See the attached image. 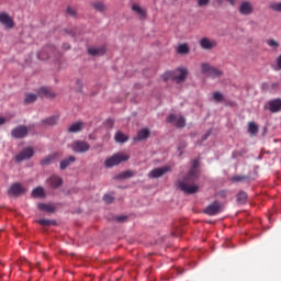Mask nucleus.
<instances>
[{"label":"nucleus","mask_w":281,"mask_h":281,"mask_svg":"<svg viewBox=\"0 0 281 281\" xmlns=\"http://www.w3.org/2000/svg\"><path fill=\"white\" fill-rule=\"evenodd\" d=\"M199 168V160H193V167L188 175V177L184 179V181L179 182V188L182 192L186 194H194L199 192V186L192 184L196 180L198 169Z\"/></svg>","instance_id":"f257e3e1"},{"label":"nucleus","mask_w":281,"mask_h":281,"mask_svg":"<svg viewBox=\"0 0 281 281\" xmlns=\"http://www.w3.org/2000/svg\"><path fill=\"white\" fill-rule=\"evenodd\" d=\"M1 124H5V119L0 117V126H1Z\"/></svg>","instance_id":"c03bdc74"},{"label":"nucleus","mask_w":281,"mask_h":281,"mask_svg":"<svg viewBox=\"0 0 281 281\" xmlns=\"http://www.w3.org/2000/svg\"><path fill=\"white\" fill-rule=\"evenodd\" d=\"M177 52L178 54H188L190 52V48L188 47V44H181L178 46Z\"/></svg>","instance_id":"a878e982"},{"label":"nucleus","mask_w":281,"mask_h":281,"mask_svg":"<svg viewBox=\"0 0 281 281\" xmlns=\"http://www.w3.org/2000/svg\"><path fill=\"white\" fill-rule=\"evenodd\" d=\"M0 23L7 27H14V21L7 13L0 14Z\"/></svg>","instance_id":"9b49d317"},{"label":"nucleus","mask_w":281,"mask_h":281,"mask_svg":"<svg viewBox=\"0 0 281 281\" xmlns=\"http://www.w3.org/2000/svg\"><path fill=\"white\" fill-rule=\"evenodd\" d=\"M48 183H50L52 188H60L63 186V179L58 176H53L49 178Z\"/></svg>","instance_id":"f3484780"},{"label":"nucleus","mask_w":281,"mask_h":281,"mask_svg":"<svg viewBox=\"0 0 281 281\" xmlns=\"http://www.w3.org/2000/svg\"><path fill=\"white\" fill-rule=\"evenodd\" d=\"M32 196H34V199H43V196H45V189H43V187L35 188L32 192Z\"/></svg>","instance_id":"6ab92c4d"},{"label":"nucleus","mask_w":281,"mask_h":281,"mask_svg":"<svg viewBox=\"0 0 281 281\" xmlns=\"http://www.w3.org/2000/svg\"><path fill=\"white\" fill-rule=\"evenodd\" d=\"M202 74L216 78V76H221L223 72L216 68L210 67L207 64H202Z\"/></svg>","instance_id":"20e7f679"},{"label":"nucleus","mask_w":281,"mask_h":281,"mask_svg":"<svg viewBox=\"0 0 281 281\" xmlns=\"http://www.w3.org/2000/svg\"><path fill=\"white\" fill-rule=\"evenodd\" d=\"M213 100H215V102H221V100H223V94L221 92H214Z\"/></svg>","instance_id":"2f4dec72"},{"label":"nucleus","mask_w":281,"mask_h":281,"mask_svg":"<svg viewBox=\"0 0 281 281\" xmlns=\"http://www.w3.org/2000/svg\"><path fill=\"white\" fill-rule=\"evenodd\" d=\"M122 161H128V155L122 153L115 154L105 160V168H113V166H117Z\"/></svg>","instance_id":"7ed1b4c3"},{"label":"nucleus","mask_w":281,"mask_h":281,"mask_svg":"<svg viewBox=\"0 0 281 281\" xmlns=\"http://www.w3.org/2000/svg\"><path fill=\"white\" fill-rule=\"evenodd\" d=\"M38 95H41V98H55L56 93H54V91H52L49 88H41Z\"/></svg>","instance_id":"4468645a"},{"label":"nucleus","mask_w":281,"mask_h":281,"mask_svg":"<svg viewBox=\"0 0 281 281\" xmlns=\"http://www.w3.org/2000/svg\"><path fill=\"white\" fill-rule=\"evenodd\" d=\"M57 120L58 119L56 116H52L45 121V124H48L49 126H54V124H56Z\"/></svg>","instance_id":"7c9ffc66"},{"label":"nucleus","mask_w":281,"mask_h":281,"mask_svg":"<svg viewBox=\"0 0 281 281\" xmlns=\"http://www.w3.org/2000/svg\"><path fill=\"white\" fill-rule=\"evenodd\" d=\"M133 177V171H124L123 173L120 175L121 179H128Z\"/></svg>","instance_id":"473e14b6"},{"label":"nucleus","mask_w":281,"mask_h":281,"mask_svg":"<svg viewBox=\"0 0 281 281\" xmlns=\"http://www.w3.org/2000/svg\"><path fill=\"white\" fill-rule=\"evenodd\" d=\"M82 126H83L82 122H77V123L72 124L68 128V131H69V133H78V131H82Z\"/></svg>","instance_id":"412c9836"},{"label":"nucleus","mask_w":281,"mask_h":281,"mask_svg":"<svg viewBox=\"0 0 281 281\" xmlns=\"http://www.w3.org/2000/svg\"><path fill=\"white\" fill-rule=\"evenodd\" d=\"M52 161H54V156H48V157L44 158L41 161V164H42V166H47V165L52 164Z\"/></svg>","instance_id":"c756f323"},{"label":"nucleus","mask_w":281,"mask_h":281,"mask_svg":"<svg viewBox=\"0 0 281 281\" xmlns=\"http://www.w3.org/2000/svg\"><path fill=\"white\" fill-rule=\"evenodd\" d=\"M228 1H229L231 5H234L236 0H228Z\"/></svg>","instance_id":"49530a36"},{"label":"nucleus","mask_w":281,"mask_h":281,"mask_svg":"<svg viewBox=\"0 0 281 281\" xmlns=\"http://www.w3.org/2000/svg\"><path fill=\"white\" fill-rule=\"evenodd\" d=\"M221 212V204L218 202H214L213 204L209 205L204 210V214H207L209 216H214Z\"/></svg>","instance_id":"423d86ee"},{"label":"nucleus","mask_w":281,"mask_h":281,"mask_svg":"<svg viewBox=\"0 0 281 281\" xmlns=\"http://www.w3.org/2000/svg\"><path fill=\"white\" fill-rule=\"evenodd\" d=\"M278 68L281 69V56L277 60Z\"/></svg>","instance_id":"37998d69"},{"label":"nucleus","mask_w":281,"mask_h":281,"mask_svg":"<svg viewBox=\"0 0 281 281\" xmlns=\"http://www.w3.org/2000/svg\"><path fill=\"white\" fill-rule=\"evenodd\" d=\"M25 192V189L22 188L21 183H14L10 189H9V194L11 196H19V194H23Z\"/></svg>","instance_id":"9d476101"},{"label":"nucleus","mask_w":281,"mask_h":281,"mask_svg":"<svg viewBox=\"0 0 281 281\" xmlns=\"http://www.w3.org/2000/svg\"><path fill=\"white\" fill-rule=\"evenodd\" d=\"M150 136V131L148 128L140 130L136 137H134V142H142V139H146Z\"/></svg>","instance_id":"2eb2a0df"},{"label":"nucleus","mask_w":281,"mask_h":281,"mask_svg":"<svg viewBox=\"0 0 281 281\" xmlns=\"http://www.w3.org/2000/svg\"><path fill=\"white\" fill-rule=\"evenodd\" d=\"M218 3H221V0H218Z\"/></svg>","instance_id":"de8ad7c7"},{"label":"nucleus","mask_w":281,"mask_h":281,"mask_svg":"<svg viewBox=\"0 0 281 281\" xmlns=\"http://www.w3.org/2000/svg\"><path fill=\"white\" fill-rule=\"evenodd\" d=\"M24 102L26 104H32V102H36V94H26Z\"/></svg>","instance_id":"bb28decb"},{"label":"nucleus","mask_w":281,"mask_h":281,"mask_svg":"<svg viewBox=\"0 0 281 281\" xmlns=\"http://www.w3.org/2000/svg\"><path fill=\"white\" fill-rule=\"evenodd\" d=\"M232 180L233 181H243V177H233Z\"/></svg>","instance_id":"79ce46f5"},{"label":"nucleus","mask_w":281,"mask_h":281,"mask_svg":"<svg viewBox=\"0 0 281 281\" xmlns=\"http://www.w3.org/2000/svg\"><path fill=\"white\" fill-rule=\"evenodd\" d=\"M176 126L178 128H183V126H186V119L183 116L178 117L176 121Z\"/></svg>","instance_id":"cd10ccee"},{"label":"nucleus","mask_w":281,"mask_h":281,"mask_svg":"<svg viewBox=\"0 0 281 281\" xmlns=\"http://www.w3.org/2000/svg\"><path fill=\"white\" fill-rule=\"evenodd\" d=\"M37 207L42 212H47L48 214L56 212V206H54V204L40 203Z\"/></svg>","instance_id":"ddd939ff"},{"label":"nucleus","mask_w":281,"mask_h":281,"mask_svg":"<svg viewBox=\"0 0 281 281\" xmlns=\"http://www.w3.org/2000/svg\"><path fill=\"white\" fill-rule=\"evenodd\" d=\"M237 201H238V203H245V201H247V193L239 192L237 194Z\"/></svg>","instance_id":"c85d7f7f"},{"label":"nucleus","mask_w":281,"mask_h":281,"mask_svg":"<svg viewBox=\"0 0 281 281\" xmlns=\"http://www.w3.org/2000/svg\"><path fill=\"white\" fill-rule=\"evenodd\" d=\"M105 53L104 48H89L88 54L90 56H102Z\"/></svg>","instance_id":"aec40b11"},{"label":"nucleus","mask_w":281,"mask_h":281,"mask_svg":"<svg viewBox=\"0 0 281 281\" xmlns=\"http://www.w3.org/2000/svg\"><path fill=\"white\" fill-rule=\"evenodd\" d=\"M40 225H52V222L49 220H40Z\"/></svg>","instance_id":"4c0bfd02"},{"label":"nucleus","mask_w":281,"mask_h":281,"mask_svg":"<svg viewBox=\"0 0 281 281\" xmlns=\"http://www.w3.org/2000/svg\"><path fill=\"white\" fill-rule=\"evenodd\" d=\"M115 140L120 142L121 144H124V142H128V136H126L124 133L122 132H117L115 134Z\"/></svg>","instance_id":"4be33fe9"},{"label":"nucleus","mask_w":281,"mask_h":281,"mask_svg":"<svg viewBox=\"0 0 281 281\" xmlns=\"http://www.w3.org/2000/svg\"><path fill=\"white\" fill-rule=\"evenodd\" d=\"M269 109L271 113H278L281 111V100L280 99H274L272 101H269Z\"/></svg>","instance_id":"f8f14e48"},{"label":"nucleus","mask_w":281,"mask_h":281,"mask_svg":"<svg viewBox=\"0 0 281 281\" xmlns=\"http://www.w3.org/2000/svg\"><path fill=\"white\" fill-rule=\"evenodd\" d=\"M132 10L134 12H137V14H139L140 19H145L146 18V11H144V9H142L139 5L137 4H134L132 7Z\"/></svg>","instance_id":"5701e85b"},{"label":"nucleus","mask_w":281,"mask_h":281,"mask_svg":"<svg viewBox=\"0 0 281 281\" xmlns=\"http://www.w3.org/2000/svg\"><path fill=\"white\" fill-rule=\"evenodd\" d=\"M76 161V157L70 156L68 159H65L60 162V169L65 170V168H67V166H69V164Z\"/></svg>","instance_id":"b1692460"},{"label":"nucleus","mask_w":281,"mask_h":281,"mask_svg":"<svg viewBox=\"0 0 281 281\" xmlns=\"http://www.w3.org/2000/svg\"><path fill=\"white\" fill-rule=\"evenodd\" d=\"M200 45L201 47H203V49H212V47L216 46V42H212L207 38H202Z\"/></svg>","instance_id":"a211bd4d"},{"label":"nucleus","mask_w":281,"mask_h":281,"mask_svg":"<svg viewBox=\"0 0 281 281\" xmlns=\"http://www.w3.org/2000/svg\"><path fill=\"white\" fill-rule=\"evenodd\" d=\"M94 8L97 10H103L104 5H102V3H97V4H94Z\"/></svg>","instance_id":"a19ab883"},{"label":"nucleus","mask_w":281,"mask_h":281,"mask_svg":"<svg viewBox=\"0 0 281 281\" xmlns=\"http://www.w3.org/2000/svg\"><path fill=\"white\" fill-rule=\"evenodd\" d=\"M89 149V143L77 140L72 144V150L75 153H87Z\"/></svg>","instance_id":"0eeeda50"},{"label":"nucleus","mask_w":281,"mask_h":281,"mask_svg":"<svg viewBox=\"0 0 281 281\" xmlns=\"http://www.w3.org/2000/svg\"><path fill=\"white\" fill-rule=\"evenodd\" d=\"M103 201H105L106 203H113L114 198L112 195L106 194L103 196Z\"/></svg>","instance_id":"c9c22d12"},{"label":"nucleus","mask_w":281,"mask_h":281,"mask_svg":"<svg viewBox=\"0 0 281 281\" xmlns=\"http://www.w3.org/2000/svg\"><path fill=\"white\" fill-rule=\"evenodd\" d=\"M168 170H170V168H168V167L154 169L149 172V178L158 179V177H162V175H166V172H168Z\"/></svg>","instance_id":"6e6552de"},{"label":"nucleus","mask_w":281,"mask_h":281,"mask_svg":"<svg viewBox=\"0 0 281 281\" xmlns=\"http://www.w3.org/2000/svg\"><path fill=\"white\" fill-rule=\"evenodd\" d=\"M124 218H126V217L120 216V217H116V221L121 222V221H124Z\"/></svg>","instance_id":"a18cd8bd"},{"label":"nucleus","mask_w":281,"mask_h":281,"mask_svg":"<svg viewBox=\"0 0 281 281\" xmlns=\"http://www.w3.org/2000/svg\"><path fill=\"white\" fill-rule=\"evenodd\" d=\"M67 13L70 14V16H76V10L72 9L71 7L67 8Z\"/></svg>","instance_id":"e433bc0d"},{"label":"nucleus","mask_w":281,"mask_h":281,"mask_svg":"<svg viewBox=\"0 0 281 281\" xmlns=\"http://www.w3.org/2000/svg\"><path fill=\"white\" fill-rule=\"evenodd\" d=\"M271 10H276V12H281V2L279 3H272L270 5Z\"/></svg>","instance_id":"72a5a7b5"},{"label":"nucleus","mask_w":281,"mask_h":281,"mask_svg":"<svg viewBox=\"0 0 281 281\" xmlns=\"http://www.w3.org/2000/svg\"><path fill=\"white\" fill-rule=\"evenodd\" d=\"M268 45L270 47H278V43L276 41H273V40L268 41Z\"/></svg>","instance_id":"58836bf2"},{"label":"nucleus","mask_w":281,"mask_h":281,"mask_svg":"<svg viewBox=\"0 0 281 281\" xmlns=\"http://www.w3.org/2000/svg\"><path fill=\"white\" fill-rule=\"evenodd\" d=\"M168 124H172V122H177V116L175 114H171L167 117Z\"/></svg>","instance_id":"f704fd0d"},{"label":"nucleus","mask_w":281,"mask_h":281,"mask_svg":"<svg viewBox=\"0 0 281 281\" xmlns=\"http://www.w3.org/2000/svg\"><path fill=\"white\" fill-rule=\"evenodd\" d=\"M34 156V148L29 147L21 151L16 157V161H24V159H30V157Z\"/></svg>","instance_id":"39448f33"},{"label":"nucleus","mask_w":281,"mask_h":281,"mask_svg":"<svg viewBox=\"0 0 281 281\" xmlns=\"http://www.w3.org/2000/svg\"><path fill=\"white\" fill-rule=\"evenodd\" d=\"M239 12L241 14H251V12H254V8L251 7V3L244 2V3H241V5L239 8Z\"/></svg>","instance_id":"dca6fc26"},{"label":"nucleus","mask_w":281,"mask_h":281,"mask_svg":"<svg viewBox=\"0 0 281 281\" xmlns=\"http://www.w3.org/2000/svg\"><path fill=\"white\" fill-rule=\"evenodd\" d=\"M188 77V69H177L175 71H167L162 75L164 82H168V80H173L175 82H183Z\"/></svg>","instance_id":"f03ea898"},{"label":"nucleus","mask_w":281,"mask_h":281,"mask_svg":"<svg viewBox=\"0 0 281 281\" xmlns=\"http://www.w3.org/2000/svg\"><path fill=\"white\" fill-rule=\"evenodd\" d=\"M248 132L251 134V135H256V133H258V125L254 122H250L248 124Z\"/></svg>","instance_id":"393cba45"},{"label":"nucleus","mask_w":281,"mask_h":281,"mask_svg":"<svg viewBox=\"0 0 281 281\" xmlns=\"http://www.w3.org/2000/svg\"><path fill=\"white\" fill-rule=\"evenodd\" d=\"M210 3V0H199V5H207Z\"/></svg>","instance_id":"ea45409f"},{"label":"nucleus","mask_w":281,"mask_h":281,"mask_svg":"<svg viewBox=\"0 0 281 281\" xmlns=\"http://www.w3.org/2000/svg\"><path fill=\"white\" fill-rule=\"evenodd\" d=\"M12 135L13 137H15L16 139H21L23 137H25V135H27V127L25 126H19L16 128H14L12 131Z\"/></svg>","instance_id":"1a4fd4ad"}]
</instances>
